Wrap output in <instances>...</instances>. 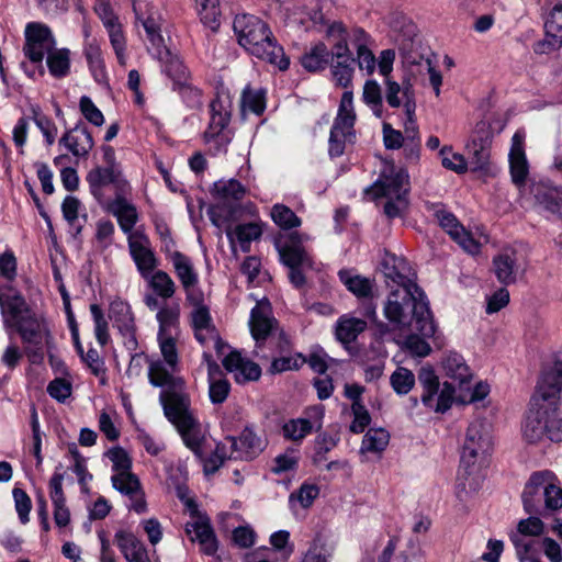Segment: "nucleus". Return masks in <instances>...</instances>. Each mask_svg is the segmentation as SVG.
<instances>
[{
	"instance_id": "1",
	"label": "nucleus",
	"mask_w": 562,
	"mask_h": 562,
	"mask_svg": "<svg viewBox=\"0 0 562 562\" xmlns=\"http://www.w3.org/2000/svg\"><path fill=\"white\" fill-rule=\"evenodd\" d=\"M383 315L393 329L408 330L415 324L423 337L436 331L428 302L420 289H393L383 305Z\"/></svg>"
},
{
	"instance_id": "2",
	"label": "nucleus",
	"mask_w": 562,
	"mask_h": 562,
	"mask_svg": "<svg viewBox=\"0 0 562 562\" xmlns=\"http://www.w3.org/2000/svg\"><path fill=\"white\" fill-rule=\"evenodd\" d=\"M238 44L250 55L267 61L280 70L289 68L290 60L278 45L269 25L252 14H238L233 22Z\"/></svg>"
},
{
	"instance_id": "3",
	"label": "nucleus",
	"mask_w": 562,
	"mask_h": 562,
	"mask_svg": "<svg viewBox=\"0 0 562 562\" xmlns=\"http://www.w3.org/2000/svg\"><path fill=\"white\" fill-rule=\"evenodd\" d=\"M562 392V361L557 360L543 372L537 391L531 398V407L522 425V436L529 442H537L546 435L549 437L547 423L548 398Z\"/></svg>"
},
{
	"instance_id": "4",
	"label": "nucleus",
	"mask_w": 562,
	"mask_h": 562,
	"mask_svg": "<svg viewBox=\"0 0 562 562\" xmlns=\"http://www.w3.org/2000/svg\"><path fill=\"white\" fill-rule=\"evenodd\" d=\"M157 341L162 359L147 358L150 384L162 389L160 400L172 394H184L186 382L179 375L180 359L176 336H159Z\"/></svg>"
},
{
	"instance_id": "5",
	"label": "nucleus",
	"mask_w": 562,
	"mask_h": 562,
	"mask_svg": "<svg viewBox=\"0 0 562 562\" xmlns=\"http://www.w3.org/2000/svg\"><path fill=\"white\" fill-rule=\"evenodd\" d=\"M372 200L384 199L383 211L389 218L402 216L408 207L409 177L405 169L384 164L376 181L366 189Z\"/></svg>"
},
{
	"instance_id": "6",
	"label": "nucleus",
	"mask_w": 562,
	"mask_h": 562,
	"mask_svg": "<svg viewBox=\"0 0 562 562\" xmlns=\"http://www.w3.org/2000/svg\"><path fill=\"white\" fill-rule=\"evenodd\" d=\"M396 32L394 41L405 66L409 68L413 76L428 74L430 85L436 95H439L442 77L434 67L431 59L419 52L417 26L412 21L404 20Z\"/></svg>"
},
{
	"instance_id": "7",
	"label": "nucleus",
	"mask_w": 562,
	"mask_h": 562,
	"mask_svg": "<svg viewBox=\"0 0 562 562\" xmlns=\"http://www.w3.org/2000/svg\"><path fill=\"white\" fill-rule=\"evenodd\" d=\"M166 417L179 431L184 445L199 458H203L204 436L198 420L189 409L188 395L172 394L160 400Z\"/></svg>"
},
{
	"instance_id": "8",
	"label": "nucleus",
	"mask_w": 562,
	"mask_h": 562,
	"mask_svg": "<svg viewBox=\"0 0 562 562\" xmlns=\"http://www.w3.org/2000/svg\"><path fill=\"white\" fill-rule=\"evenodd\" d=\"M541 499L546 509L555 512L562 507V488L550 471L533 473L525 485L522 503L529 514L540 513Z\"/></svg>"
},
{
	"instance_id": "9",
	"label": "nucleus",
	"mask_w": 562,
	"mask_h": 562,
	"mask_svg": "<svg viewBox=\"0 0 562 562\" xmlns=\"http://www.w3.org/2000/svg\"><path fill=\"white\" fill-rule=\"evenodd\" d=\"M356 119L353 92L345 91L329 133L328 154L331 158L340 157L348 146L356 143Z\"/></svg>"
},
{
	"instance_id": "10",
	"label": "nucleus",
	"mask_w": 562,
	"mask_h": 562,
	"mask_svg": "<svg viewBox=\"0 0 562 562\" xmlns=\"http://www.w3.org/2000/svg\"><path fill=\"white\" fill-rule=\"evenodd\" d=\"M246 193L245 187L235 179L218 180L213 184L212 194L218 203L209 210L211 222L216 227H222L229 221L234 213V207L226 210V204L240 201Z\"/></svg>"
},
{
	"instance_id": "11",
	"label": "nucleus",
	"mask_w": 562,
	"mask_h": 562,
	"mask_svg": "<svg viewBox=\"0 0 562 562\" xmlns=\"http://www.w3.org/2000/svg\"><path fill=\"white\" fill-rule=\"evenodd\" d=\"M211 120L204 139L207 144L214 142L216 151L225 150L232 136L226 127L231 121V104L221 98L214 99L210 104Z\"/></svg>"
},
{
	"instance_id": "12",
	"label": "nucleus",
	"mask_w": 562,
	"mask_h": 562,
	"mask_svg": "<svg viewBox=\"0 0 562 562\" xmlns=\"http://www.w3.org/2000/svg\"><path fill=\"white\" fill-rule=\"evenodd\" d=\"M492 447L488 425L483 420L472 422L465 434L461 462L467 467L474 465L479 458L488 453Z\"/></svg>"
},
{
	"instance_id": "13",
	"label": "nucleus",
	"mask_w": 562,
	"mask_h": 562,
	"mask_svg": "<svg viewBox=\"0 0 562 562\" xmlns=\"http://www.w3.org/2000/svg\"><path fill=\"white\" fill-rule=\"evenodd\" d=\"M532 206L539 212L562 220V186L550 181L532 182L529 186Z\"/></svg>"
},
{
	"instance_id": "14",
	"label": "nucleus",
	"mask_w": 562,
	"mask_h": 562,
	"mask_svg": "<svg viewBox=\"0 0 562 562\" xmlns=\"http://www.w3.org/2000/svg\"><path fill=\"white\" fill-rule=\"evenodd\" d=\"M56 42L48 26L31 22L25 26L24 55L32 63H42L45 55L55 48Z\"/></svg>"
},
{
	"instance_id": "15",
	"label": "nucleus",
	"mask_w": 562,
	"mask_h": 562,
	"mask_svg": "<svg viewBox=\"0 0 562 562\" xmlns=\"http://www.w3.org/2000/svg\"><path fill=\"white\" fill-rule=\"evenodd\" d=\"M175 273L186 293L189 303H199L203 292L199 288V273L188 256L180 251H172L168 256Z\"/></svg>"
},
{
	"instance_id": "16",
	"label": "nucleus",
	"mask_w": 562,
	"mask_h": 562,
	"mask_svg": "<svg viewBox=\"0 0 562 562\" xmlns=\"http://www.w3.org/2000/svg\"><path fill=\"white\" fill-rule=\"evenodd\" d=\"M382 273L386 285L393 289H420L415 282V272L405 258L385 254L382 260Z\"/></svg>"
},
{
	"instance_id": "17",
	"label": "nucleus",
	"mask_w": 562,
	"mask_h": 562,
	"mask_svg": "<svg viewBox=\"0 0 562 562\" xmlns=\"http://www.w3.org/2000/svg\"><path fill=\"white\" fill-rule=\"evenodd\" d=\"M435 217L439 226L468 254L480 252L481 245L472 234L464 228L458 218L447 210L439 207L435 211Z\"/></svg>"
},
{
	"instance_id": "18",
	"label": "nucleus",
	"mask_w": 562,
	"mask_h": 562,
	"mask_svg": "<svg viewBox=\"0 0 562 562\" xmlns=\"http://www.w3.org/2000/svg\"><path fill=\"white\" fill-rule=\"evenodd\" d=\"M109 317L113 326L117 328L125 339V346L131 350H135L138 345L136 338L137 327L130 304L121 299L113 300L109 307Z\"/></svg>"
},
{
	"instance_id": "19",
	"label": "nucleus",
	"mask_w": 562,
	"mask_h": 562,
	"mask_svg": "<svg viewBox=\"0 0 562 562\" xmlns=\"http://www.w3.org/2000/svg\"><path fill=\"white\" fill-rule=\"evenodd\" d=\"M87 182L89 183L91 194L100 204L108 201L103 192L106 186L113 184L119 191L117 193H124L128 188V183L122 178L119 168L97 167L88 172Z\"/></svg>"
},
{
	"instance_id": "20",
	"label": "nucleus",
	"mask_w": 562,
	"mask_h": 562,
	"mask_svg": "<svg viewBox=\"0 0 562 562\" xmlns=\"http://www.w3.org/2000/svg\"><path fill=\"white\" fill-rule=\"evenodd\" d=\"M112 486L126 496L131 504L130 509L137 514L147 512V503L139 479L132 472L115 473L111 477Z\"/></svg>"
},
{
	"instance_id": "21",
	"label": "nucleus",
	"mask_w": 562,
	"mask_h": 562,
	"mask_svg": "<svg viewBox=\"0 0 562 562\" xmlns=\"http://www.w3.org/2000/svg\"><path fill=\"white\" fill-rule=\"evenodd\" d=\"M12 327H15L23 342L26 345L50 344V333L46 319L32 311L22 317Z\"/></svg>"
},
{
	"instance_id": "22",
	"label": "nucleus",
	"mask_w": 562,
	"mask_h": 562,
	"mask_svg": "<svg viewBox=\"0 0 562 562\" xmlns=\"http://www.w3.org/2000/svg\"><path fill=\"white\" fill-rule=\"evenodd\" d=\"M0 308L7 326H13L31 312L22 294L12 285H0Z\"/></svg>"
},
{
	"instance_id": "23",
	"label": "nucleus",
	"mask_w": 562,
	"mask_h": 562,
	"mask_svg": "<svg viewBox=\"0 0 562 562\" xmlns=\"http://www.w3.org/2000/svg\"><path fill=\"white\" fill-rule=\"evenodd\" d=\"M133 9L137 20L142 22L146 31L147 38L150 43L148 48L149 53L153 54L154 50L166 46L160 35V15L157 10H155L153 5L142 1H134Z\"/></svg>"
},
{
	"instance_id": "24",
	"label": "nucleus",
	"mask_w": 562,
	"mask_h": 562,
	"mask_svg": "<svg viewBox=\"0 0 562 562\" xmlns=\"http://www.w3.org/2000/svg\"><path fill=\"white\" fill-rule=\"evenodd\" d=\"M128 248L133 260L135 261L137 269L143 278H149V274L156 268V258L153 250L149 247L148 238L135 232L127 236Z\"/></svg>"
},
{
	"instance_id": "25",
	"label": "nucleus",
	"mask_w": 562,
	"mask_h": 562,
	"mask_svg": "<svg viewBox=\"0 0 562 562\" xmlns=\"http://www.w3.org/2000/svg\"><path fill=\"white\" fill-rule=\"evenodd\" d=\"M308 418H294L288 420L283 427V436L292 441L300 442L314 429L322 427L324 411L322 407H313L307 411Z\"/></svg>"
},
{
	"instance_id": "26",
	"label": "nucleus",
	"mask_w": 562,
	"mask_h": 562,
	"mask_svg": "<svg viewBox=\"0 0 562 562\" xmlns=\"http://www.w3.org/2000/svg\"><path fill=\"white\" fill-rule=\"evenodd\" d=\"M306 239V235L294 232L289 235V240L285 244L277 246L283 265L289 268L312 267L308 255L301 246Z\"/></svg>"
},
{
	"instance_id": "27",
	"label": "nucleus",
	"mask_w": 562,
	"mask_h": 562,
	"mask_svg": "<svg viewBox=\"0 0 562 562\" xmlns=\"http://www.w3.org/2000/svg\"><path fill=\"white\" fill-rule=\"evenodd\" d=\"M101 206L116 217L120 228L125 234L128 236L135 234L133 228L138 221L137 210L123 196V193H117L115 199L108 200Z\"/></svg>"
},
{
	"instance_id": "28",
	"label": "nucleus",
	"mask_w": 562,
	"mask_h": 562,
	"mask_svg": "<svg viewBox=\"0 0 562 562\" xmlns=\"http://www.w3.org/2000/svg\"><path fill=\"white\" fill-rule=\"evenodd\" d=\"M355 27L347 29L342 22L335 21L326 29V36L331 44L330 56L336 59L351 60L353 58L349 42L353 45L351 34Z\"/></svg>"
},
{
	"instance_id": "29",
	"label": "nucleus",
	"mask_w": 562,
	"mask_h": 562,
	"mask_svg": "<svg viewBox=\"0 0 562 562\" xmlns=\"http://www.w3.org/2000/svg\"><path fill=\"white\" fill-rule=\"evenodd\" d=\"M63 482L64 474L58 472H55L48 482L54 521L59 528L67 527L70 524V509L63 490Z\"/></svg>"
},
{
	"instance_id": "30",
	"label": "nucleus",
	"mask_w": 562,
	"mask_h": 562,
	"mask_svg": "<svg viewBox=\"0 0 562 562\" xmlns=\"http://www.w3.org/2000/svg\"><path fill=\"white\" fill-rule=\"evenodd\" d=\"M277 325L272 316L271 305L268 301H259L251 310L249 327L254 339L258 342L265 340Z\"/></svg>"
},
{
	"instance_id": "31",
	"label": "nucleus",
	"mask_w": 562,
	"mask_h": 562,
	"mask_svg": "<svg viewBox=\"0 0 562 562\" xmlns=\"http://www.w3.org/2000/svg\"><path fill=\"white\" fill-rule=\"evenodd\" d=\"M227 443L235 452L233 453L235 460H251L265 448L263 440L249 428H245L238 438L227 437Z\"/></svg>"
},
{
	"instance_id": "32",
	"label": "nucleus",
	"mask_w": 562,
	"mask_h": 562,
	"mask_svg": "<svg viewBox=\"0 0 562 562\" xmlns=\"http://www.w3.org/2000/svg\"><path fill=\"white\" fill-rule=\"evenodd\" d=\"M224 368L234 373L238 383L256 381L261 375L260 367L249 360H246L237 351L229 352L222 361Z\"/></svg>"
},
{
	"instance_id": "33",
	"label": "nucleus",
	"mask_w": 562,
	"mask_h": 562,
	"mask_svg": "<svg viewBox=\"0 0 562 562\" xmlns=\"http://www.w3.org/2000/svg\"><path fill=\"white\" fill-rule=\"evenodd\" d=\"M59 144L78 158L87 157L94 146L91 133L79 124L67 131L59 139Z\"/></svg>"
},
{
	"instance_id": "34",
	"label": "nucleus",
	"mask_w": 562,
	"mask_h": 562,
	"mask_svg": "<svg viewBox=\"0 0 562 562\" xmlns=\"http://www.w3.org/2000/svg\"><path fill=\"white\" fill-rule=\"evenodd\" d=\"M524 134L517 132L512 138V147L509 151V167L513 182L517 186L525 183L528 176V161L524 149Z\"/></svg>"
},
{
	"instance_id": "35",
	"label": "nucleus",
	"mask_w": 562,
	"mask_h": 562,
	"mask_svg": "<svg viewBox=\"0 0 562 562\" xmlns=\"http://www.w3.org/2000/svg\"><path fill=\"white\" fill-rule=\"evenodd\" d=\"M186 531L191 540L199 541L205 554L213 555L217 551V540L207 518L198 516L194 521L186 525Z\"/></svg>"
},
{
	"instance_id": "36",
	"label": "nucleus",
	"mask_w": 562,
	"mask_h": 562,
	"mask_svg": "<svg viewBox=\"0 0 562 562\" xmlns=\"http://www.w3.org/2000/svg\"><path fill=\"white\" fill-rule=\"evenodd\" d=\"M151 55L160 61L162 71L173 80L175 83L182 86L187 82V67L182 64L177 54L172 53L167 46H164L154 50Z\"/></svg>"
},
{
	"instance_id": "37",
	"label": "nucleus",
	"mask_w": 562,
	"mask_h": 562,
	"mask_svg": "<svg viewBox=\"0 0 562 562\" xmlns=\"http://www.w3.org/2000/svg\"><path fill=\"white\" fill-rule=\"evenodd\" d=\"M353 38V46L357 50V61L360 70L366 71L371 76L376 68V58L372 50L369 48L370 35L361 27H356L351 34Z\"/></svg>"
},
{
	"instance_id": "38",
	"label": "nucleus",
	"mask_w": 562,
	"mask_h": 562,
	"mask_svg": "<svg viewBox=\"0 0 562 562\" xmlns=\"http://www.w3.org/2000/svg\"><path fill=\"white\" fill-rule=\"evenodd\" d=\"M115 541L127 562H142L149 558L144 543L131 532L117 531Z\"/></svg>"
},
{
	"instance_id": "39",
	"label": "nucleus",
	"mask_w": 562,
	"mask_h": 562,
	"mask_svg": "<svg viewBox=\"0 0 562 562\" xmlns=\"http://www.w3.org/2000/svg\"><path fill=\"white\" fill-rule=\"evenodd\" d=\"M494 273L505 284L515 283L518 274L517 255L514 250H505L493 259Z\"/></svg>"
},
{
	"instance_id": "40",
	"label": "nucleus",
	"mask_w": 562,
	"mask_h": 562,
	"mask_svg": "<svg viewBox=\"0 0 562 562\" xmlns=\"http://www.w3.org/2000/svg\"><path fill=\"white\" fill-rule=\"evenodd\" d=\"M203 358L207 361L209 367V396L213 404H222L226 401L229 391L231 384L226 379H216L214 376L215 372L220 371V368L216 362L211 360V355L207 352L203 353Z\"/></svg>"
},
{
	"instance_id": "41",
	"label": "nucleus",
	"mask_w": 562,
	"mask_h": 562,
	"mask_svg": "<svg viewBox=\"0 0 562 562\" xmlns=\"http://www.w3.org/2000/svg\"><path fill=\"white\" fill-rule=\"evenodd\" d=\"M339 280L358 299H369L373 293V281L369 278L353 274L350 270H340Z\"/></svg>"
},
{
	"instance_id": "42",
	"label": "nucleus",
	"mask_w": 562,
	"mask_h": 562,
	"mask_svg": "<svg viewBox=\"0 0 562 562\" xmlns=\"http://www.w3.org/2000/svg\"><path fill=\"white\" fill-rule=\"evenodd\" d=\"M561 392L548 398L547 423L549 438L554 441H562V401Z\"/></svg>"
},
{
	"instance_id": "43",
	"label": "nucleus",
	"mask_w": 562,
	"mask_h": 562,
	"mask_svg": "<svg viewBox=\"0 0 562 562\" xmlns=\"http://www.w3.org/2000/svg\"><path fill=\"white\" fill-rule=\"evenodd\" d=\"M179 316L180 311L178 305H161L156 314V319L159 325L157 337L176 336L179 326Z\"/></svg>"
},
{
	"instance_id": "44",
	"label": "nucleus",
	"mask_w": 562,
	"mask_h": 562,
	"mask_svg": "<svg viewBox=\"0 0 562 562\" xmlns=\"http://www.w3.org/2000/svg\"><path fill=\"white\" fill-rule=\"evenodd\" d=\"M367 328V323L357 317L341 316L336 325V337L342 344H350Z\"/></svg>"
},
{
	"instance_id": "45",
	"label": "nucleus",
	"mask_w": 562,
	"mask_h": 562,
	"mask_svg": "<svg viewBox=\"0 0 562 562\" xmlns=\"http://www.w3.org/2000/svg\"><path fill=\"white\" fill-rule=\"evenodd\" d=\"M442 368L447 376L462 385L468 382L471 372L463 357L457 352H450L442 361Z\"/></svg>"
},
{
	"instance_id": "46",
	"label": "nucleus",
	"mask_w": 562,
	"mask_h": 562,
	"mask_svg": "<svg viewBox=\"0 0 562 562\" xmlns=\"http://www.w3.org/2000/svg\"><path fill=\"white\" fill-rule=\"evenodd\" d=\"M330 58L327 46L319 42L301 57L302 66L308 71H318L326 68Z\"/></svg>"
},
{
	"instance_id": "47",
	"label": "nucleus",
	"mask_w": 562,
	"mask_h": 562,
	"mask_svg": "<svg viewBox=\"0 0 562 562\" xmlns=\"http://www.w3.org/2000/svg\"><path fill=\"white\" fill-rule=\"evenodd\" d=\"M390 441L389 432L383 428L369 429L363 436L360 452L380 456Z\"/></svg>"
},
{
	"instance_id": "48",
	"label": "nucleus",
	"mask_w": 562,
	"mask_h": 562,
	"mask_svg": "<svg viewBox=\"0 0 562 562\" xmlns=\"http://www.w3.org/2000/svg\"><path fill=\"white\" fill-rule=\"evenodd\" d=\"M231 243L236 239L243 251H249L250 243L261 236V228L255 223L237 225L234 231H226Z\"/></svg>"
},
{
	"instance_id": "49",
	"label": "nucleus",
	"mask_w": 562,
	"mask_h": 562,
	"mask_svg": "<svg viewBox=\"0 0 562 562\" xmlns=\"http://www.w3.org/2000/svg\"><path fill=\"white\" fill-rule=\"evenodd\" d=\"M201 22L211 31L216 32L221 25L218 0H195Z\"/></svg>"
},
{
	"instance_id": "50",
	"label": "nucleus",
	"mask_w": 562,
	"mask_h": 562,
	"mask_svg": "<svg viewBox=\"0 0 562 562\" xmlns=\"http://www.w3.org/2000/svg\"><path fill=\"white\" fill-rule=\"evenodd\" d=\"M85 56L95 80L102 81L106 75L105 65L102 50L95 40H87L85 45Z\"/></svg>"
},
{
	"instance_id": "51",
	"label": "nucleus",
	"mask_w": 562,
	"mask_h": 562,
	"mask_svg": "<svg viewBox=\"0 0 562 562\" xmlns=\"http://www.w3.org/2000/svg\"><path fill=\"white\" fill-rule=\"evenodd\" d=\"M147 280L157 296L168 300L175 295L176 283L167 272L162 270L153 271Z\"/></svg>"
},
{
	"instance_id": "52",
	"label": "nucleus",
	"mask_w": 562,
	"mask_h": 562,
	"mask_svg": "<svg viewBox=\"0 0 562 562\" xmlns=\"http://www.w3.org/2000/svg\"><path fill=\"white\" fill-rule=\"evenodd\" d=\"M353 63L355 58H351V60L336 59L330 68L333 81L337 87L344 88L346 91H351L349 88L351 87L355 74Z\"/></svg>"
},
{
	"instance_id": "53",
	"label": "nucleus",
	"mask_w": 562,
	"mask_h": 562,
	"mask_svg": "<svg viewBox=\"0 0 562 562\" xmlns=\"http://www.w3.org/2000/svg\"><path fill=\"white\" fill-rule=\"evenodd\" d=\"M418 380L424 389L422 402L425 406H431L434 404V395L439 390L438 376L432 369L422 368L418 373Z\"/></svg>"
},
{
	"instance_id": "54",
	"label": "nucleus",
	"mask_w": 562,
	"mask_h": 562,
	"mask_svg": "<svg viewBox=\"0 0 562 562\" xmlns=\"http://www.w3.org/2000/svg\"><path fill=\"white\" fill-rule=\"evenodd\" d=\"M362 100L372 110L376 117L382 116V91L380 85L375 80L369 79L364 82Z\"/></svg>"
},
{
	"instance_id": "55",
	"label": "nucleus",
	"mask_w": 562,
	"mask_h": 562,
	"mask_svg": "<svg viewBox=\"0 0 562 562\" xmlns=\"http://www.w3.org/2000/svg\"><path fill=\"white\" fill-rule=\"evenodd\" d=\"M47 67L52 76L57 78L65 77L70 68L69 50L66 48H54L47 55Z\"/></svg>"
},
{
	"instance_id": "56",
	"label": "nucleus",
	"mask_w": 562,
	"mask_h": 562,
	"mask_svg": "<svg viewBox=\"0 0 562 562\" xmlns=\"http://www.w3.org/2000/svg\"><path fill=\"white\" fill-rule=\"evenodd\" d=\"M390 384L397 395H406L415 386V375L407 368L398 367L391 374Z\"/></svg>"
},
{
	"instance_id": "57",
	"label": "nucleus",
	"mask_w": 562,
	"mask_h": 562,
	"mask_svg": "<svg viewBox=\"0 0 562 562\" xmlns=\"http://www.w3.org/2000/svg\"><path fill=\"white\" fill-rule=\"evenodd\" d=\"M405 97L404 109L407 116V121L405 123V139H419L418 137V127L415 122V110L416 102L414 92H412L408 88H406L403 92Z\"/></svg>"
},
{
	"instance_id": "58",
	"label": "nucleus",
	"mask_w": 562,
	"mask_h": 562,
	"mask_svg": "<svg viewBox=\"0 0 562 562\" xmlns=\"http://www.w3.org/2000/svg\"><path fill=\"white\" fill-rule=\"evenodd\" d=\"M330 557L331 550L328 548L323 537L317 535L311 541L301 562H328Z\"/></svg>"
},
{
	"instance_id": "59",
	"label": "nucleus",
	"mask_w": 562,
	"mask_h": 562,
	"mask_svg": "<svg viewBox=\"0 0 562 562\" xmlns=\"http://www.w3.org/2000/svg\"><path fill=\"white\" fill-rule=\"evenodd\" d=\"M441 165L443 168L451 170L456 173H464L468 170V164L463 155L454 153L451 147L443 146L439 150Z\"/></svg>"
},
{
	"instance_id": "60",
	"label": "nucleus",
	"mask_w": 562,
	"mask_h": 562,
	"mask_svg": "<svg viewBox=\"0 0 562 562\" xmlns=\"http://www.w3.org/2000/svg\"><path fill=\"white\" fill-rule=\"evenodd\" d=\"M273 222L283 229H291L301 225V220L295 213L283 204H276L271 210Z\"/></svg>"
},
{
	"instance_id": "61",
	"label": "nucleus",
	"mask_w": 562,
	"mask_h": 562,
	"mask_svg": "<svg viewBox=\"0 0 562 562\" xmlns=\"http://www.w3.org/2000/svg\"><path fill=\"white\" fill-rule=\"evenodd\" d=\"M319 495V488L316 484L303 483L297 492L292 493L289 502L292 507L297 503L302 508H308Z\"/></svg>"
},
{
	"instance_id": "62",
	"label": "nucleus",
	"mask_w": 562,
	"mask_h": 562,
	"mask_svg": "<svg viewBox=\"0 0 562 562\" xmlns=\"http://www.w3.org/2000/svg\"><path fill=\"white\" fill-rule=\"evenodd\" d=\"M106 31L119 64L121 66H126V40L122 31L121 23L108 27Z\"/></svg>"
},
{
	"instance_id": "63",
	"label": "nucleus",
	"mask_w": 562,
	"mask_h": 562,
	"mask_svg": "<svg viewBox=\"0 0 562 562\" xmlns=\"http://www.w3.org/2000/svg\"><path fill=\"white\" fill-rule=\"evenodd\" d=\"M90 312L94 323L95 339L101 346H104L110 339L108 321L98 304H91Z\"/></svg>"
},
{
	"instance_id": "64",
	"label": "nucleus",
	"mask_w": 562,
	"mask_h": 562,
	"mask_svg": "<svg viewBox=\"0 0 562 562\" xmlns=\"http://www.w3.org/2000/svg\"><path fill=\"white\" fill-rule=\"evenodd\" d=\"M490 147L475 143H468L467 150L470 157V164L474 170H483L490 162Z\"/></svg>"
}]
</instances>
